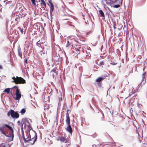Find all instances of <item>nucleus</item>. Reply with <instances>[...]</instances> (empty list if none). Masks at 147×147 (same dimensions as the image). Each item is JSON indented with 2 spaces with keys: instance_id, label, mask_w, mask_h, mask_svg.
I'll use <instances>...</instances> for the list:
<instances>
[{
  "instance_id": "obj_1",
  "label": "nucleus",
  "mask_w": 147,
  "mask_h": 147,
  "mask_svg": "<svg viewBox=\"0 0 147 147\" xmlns=\"http://www.w3.org/2000/svg\"><path fill=\"white\" fill-rule=\"evenodd\" d=\"M10 94L15 100H19L21 97L20 90L18 86H14L12 88Z\"/></svg>"
},
{
  "instance_id": "obj_2",
  "label": "nucleus",
  "mask_w": 147,
  "mask_h": 147,
  "mask_svg": "<svg viewBox=\"0 0 147 147\" xmlns=\"http://www.w3.org/2000/svg\"><path fill=\"white\" fill-rule=\"evenodd\" d=\"M12 79L13 80L12 82H14L16 84L26 83L25 80L21 77L16 76V78L15 77H12Z\"/></svg>"
},
{
  "instance_id": "obj_3",
  "label": "nucleus",
  "mask_w": 147,
  "mask_h": 147,
  "mask_svg": "<svg viewBox=\"0 0 147 147\" xmlns=\"http://www.w3.org/2000/svg\"><path fill=\"white\" fill-rule=\"evenodd\" d=\"M57 141H60L61 143L66 144V146L67 147H68L71 144L69 140L67 138H66L65 137L63 136H58L57 138Z\"/></svg>"
},
{
  "instance_id": "obj_4",
  "label": "nucleus",
  "mask_w": 147,
  "mask_h": 147,
  "mask_svg": "<svg viewBox=\"0 0 147 147\" xmlns=\"http://www.w3.org/2000/svg\"><path fill=\"white\" fill-rule=\"evenodd\" d=\"M7 115L9 117H10V116H11L13 118L16 119L18 118L19 117V114L18 113L11 109L8 111Z\"/></svg>"
},
{
  "instance_id": "obj_5",
  "label": "nucleus",
  "mask_w": 147,
  "mask_h": 147,
  "mask_svg": "<svg viewBox=\"0 0 147 147\" xmlns=\"http://www.w3.org/2000/svg\"><path fill=\"white\" fill-rule=\"evenodd\" d=\"M145 68V67H144L143 69V70L144 72L142 75V79L141 82L140 84V86H141V87L144 85L146 82V76L147 72L146 71H144Z\"/></svg>"
},
{
  "instance_id": "obj_6",
  "label": "nucleus",
  "mask_w": 147,
  "mask_h": 147,
  "mask_svg": "<svg viewBox=\"0 0 147 147\" xmlns=\"http://www.w3.org/2000/svg\"><path fill=\"white\" fill-rule=\"evenodd\" d=\"M66 124L67 125L66 130L69 132L70 134H71L72 132V129L70 125V119H67L65 120Z\"/></svg>"
},
{
  "instance_id": "obj_7",
  "label": "nucleus",
  "mask_w": 147,
  "mask_h": 147,
  "mask_svg": "<svg viewBox=\"0 0 147 147\" xmlns=\"http://www.w3.org/2000/svg\"><path fill=\"white\" fill-rule=\"evenodd\" d=\"M29 135L31 138H32V140H34L33 143H34L36 141L37 135L36 133L35 132H32L31 134L29 133ZM33 143V142H32Z\"/></svg>"
},
{
  "instance_id": "obj_8",
  "label": "nucleus",
  "mask_w": 147,
  "mask_h": 147,
  "mask_svg": "<svg viewBox=\"0 0 147 147\" xmlns=\"http://www.w3.org/2000/svg\"><path fill=\"white\" fill-rule=\"evenodd\" d=\"M4 126H5L6 127H7L9 128L10 130L11 131V133L13 135V130L12 128L10 127L9 125H7L6 124H5L4 125V126L2 127H0V131H3L4 130Z\"/></svg>"
},
{
  "instance_id": "obj_9",
  "label": "nucleus",
  "mask_w": 147,
  "mask_h": 147,
  "mask_svg": "<svg viewBox=\"0 0 147 147\" xmlns=\"http://www.w3.org/2000/svg\"><path fill=\"white\" fill-rule=\"evenodd\" d=\"M108 2H110V4H107L109 5H111L112 3H119L121 5L122 4V2L123 0H108Z\"/></svg>"
},
{
  "instance_id": "obj_10",
  "label": "nucleus",
  "mask_w": 147,
  "mask_h": 147,
  "mask_svg": "<svg viewBox=\"0 0 147 147\" xmlns=\"http://www.w3.org/2000/svg\"><path fill=\"white\" fill-rule=\"evenodd\" d=\"M48 2L50 5L49 6L50 9V15H51L52 14L53 12L54 9V6L51 0H49Z\"/></svg>"
},
{
  "instance_id": "obj_11",
  "label": "nucleus",
  "mask_w": 147,
  "mask_h": 147,
  "mask_svg": "<svg viewBox=\"0 0 147 147\" xmlns=\"http://www.w3.org/2000/svg\"><path fill=\"white\" fill-rule=\"evenodd\" d=\"M22 138L25 143L27 142L29 143V141L30 140V138H31L30 137L29 135L28 137L27 138H25L24 137V133H23L22 135Z\"/></svg>"
},
{
  "instance_id": "obj_12",
  "label": "nucleus",
  "mask_w": 147,
  "mask_h": 147,
  "mask_svg": "<svg viewBox=\"0 0 147 147\" xmlns=\"http://www.w3.org/2000/svg\"><path fill=\"white\" fill-rule=\"evenodd\" d=\"M18 54L19 56L20 57V58L22 59V51L21 50V48L20 46H19L18 49Z\"/></svg>"
},
{
  "instance_id": "obj_13",
  "label": "nucleus",
  "mask_w": 147,
  "mask_h": 147,
  "mask_svg": "<svg viewBox=\"0 0 147 147\" xmlns=\"http://www.w3.org/2000/svg\"><path fill=\"white\" fill-rule=\"evenodd\" d=\"M97 64L99 66H102V68H103V65L105 64V62L104 61H100L99 62V63H97Z\"/></svg>"
},
{
  "instance_id": "obj_14",
  "label": "nucleus",
  "mask_w": 147,
  "mask_h": 147,
  "mask_svg": "<svg viewBox=\"0 0 147 147\" xmlns=\"http://www.w3.org/2000/svg\"><path fill=\"white\" fill-rule=\"evenodd\" d=\"M98 12H99V16H101V17H102L105 18V15L104 14V12H103V11H102V10L100 9V10H99L98 11Z\"/></svg>"
},
{
  "instance_id": "obj_15",
  "label": "nucleus",
  "mask_w": 147,
  "mask_h": 147,
  "mask_svg": "<svg viewBox=\"0 0 147 147\" xmlns=\"http://www.w3.org/2000/svg\"><path fill=\"white\" fill-rule=\"evenodd\" d=\"M22 121L24 122V124H26L27 123L28 125H29L28 124L30 125L28 120L26 118H24L23 119Z\"/></svg>"
},
{
  "instance_id": "obj_16",
  "label": "nucleus",
  "mask_w": 147,
  "mask_h": 147,
  "mask_svg": "<svg viewBox=\"0 0 147 147\" xmlns=\"http://www.w3.org/2000/svg\"><path fill=\"white\" fill-rule=\"evenodd\" d=\"M41 6H42V7L45 8H46V4L44 0H41Z\"/></svg>"
},
{
  "instance_id": "obj_17",
  "label": "nucleus",
  "mask_w": 147,
  "mask_h": 147,
  "mask_svg": "<svg viewBox=\"0 0 147 147\" xmlns=\"http://www.w3.org/2000/svg\"><path fill=\"white\" fill-rule=\"evenodd\" d=\"M12 88H6L4 91V92H6L7 94H10Z\"/></svg>"
},
{
  "instance_id": "obj_18",
  "label": "nucleus",
  "mask_w": 147,
  "mask_h": 147,
  "mask_svg": "<svg viewBox=\"0 0 147 147\" xmlns=\"http://www.w3.org/2000/svg\"><path fill=\"white\" fill-rule=\"evenodd\" d=\"M70 111V110L69 109H67L66 113V120H67V119H70V117L69 116V113L68 112Z\"/></svg>"
},
{
  "instance_id": "obj_19",
  "label": "nucleus",
  "mask_w": 147,
  "mask_h": 147,
  "mask_svg": "<svg viewBox=\"0 0 147 147\" xmlns=\"http://www.w3.org/2000/svg\"><path fill=\"white\" fill-rule=\"evenodd\" d=\"M18 125L19 126H20L21 127V128H22L23 125L24 124V122H23L22 121L21 122L20 121H18L17 122Z\"/></svg>"
},
{
  "instance_id": "obj_20",
  "label": "nucleus",
  "mask_w": 147,
  "mask_h": 147,
  "mask_svg": "<svg viewBox=\"0 0 147 147\" xmlns=\"http://www.w3.org/2000/svg\"><path fill=\"white\" fill-rule=\"evenodd\" d=\"M103 79L104 78L101 77H99L96 80V81L97 82H101Z\"/></svg>"
},
{
  "instance_id": "obj_21",
  "label": "nucleus",
  "mask_w": 147,
  "mask_h": 147,
  "mask_svg": "<svg viewBox=\"0 0 147 147\" xmlns=\"http://www.w3.org/2000/svg\"><path fill=\"white\" fill-rule=\"evenodd\" d=\"M58 69H57V70H56L55 69H53L51 70V72H54L56 75H57L58 74Z\"/></svg>"
},
{
  "instance_id": "obj_22",
  "label": "nucleus",
  "mask_w": 147,
  "mask_h": 147,
  "mask_svg": "<svg viewBox=\"0 0 147 147\" xmlns=\"http://www.w3.org/2000/svg\"><path fill=\"white\" fill-rule=\"evenodd\" d=\"M38 42H39V41H38V42H36V45H37L39 47H41V48H42V49H43V48L42 47H41V44H43V42H40V43H38Z\"/></svg>"
},
{
  "instance_id": "obj_23",
  "label": "nucleus",
  "mask_w": 147,
  "mask_h": 147,
  "mask_svg": "<svg viewBox=\"0 0 147 147\" xmlns=\"http://www.w3.org/2000/svg\"><path fill=\"white\" fill-rule=\"evenodd\" d=\"M15 20L18 22H19L20 21L19 16H16L15 18Z\"/></svg>"
},
{
  "instance_id": "obj_24",
  "label": "nucleus",
  "mask_w": 147,
  "mask_h": 147,
  "mask_svg": "<svg viewBox=\"0 0 147 147\" xmlns=\"http://www.w3.org/2000/svg\"><path fill=\"white\" fill-rule=\"evenodd\" d=\"M26 111V110L24 109H23L21 111L20 113L22 115H23L25 113Z\"/></svg>"
},
{
  "instance_id": "obj_25",
  "label": "nucleus",
  "mask_w": 147,
  "mask_h": 147,
  "mask_svg": "<svg viewBox=\"0 0 147 147\" xmlns=\"http://www.w3.org/2000/svg\"><path fill=\"white\" fill-rule=\"evenodd\" d=\"M76 53L78 54H79L80 53V50L78 48L76 49Z\"/></svg>"
},
{
  "instance_id": "obj_26",
  "label": "nucleus",
  "mask_w": 147,
  "mask_h": 147,
  "mask_svg": "<svg viewBox=\"0 0 147 147\" xmlns=\"http://www.w3.org/2000/svg\"><path fill=\"white\" fill-rule=\"evenodd\" d=\"M32 138H30V140L29 141V143L30 144H31V145H33L34 144V143H31V142H34V140L33 141L32 140Z\"/></svg>"
},
{
  "instance_id": "obj_27",
  "label": "nucleus",
  "mask_w": 147,
  "mask_h": 147,
  "mask_svg": "<svg viewBox=\"0 0 147 147\" xmlns=\"http://www.w3.org/2000/svg\"><path fill=\"white\" fill-rule=\"evenodd\" d=\"M120 5H121V4L119 3V4H117L116 5H113V7L114 8H117L119 7L120 6Z\"/></svg>"
},
{
  "instance_id": "obj_28",
  "label": "nucleus",
  "mask_w": 147,
  "mask_h": 147,
  "mask_svg": "<svg viewBox=\"0 0 147 147\" xmlns=\"http://www.w3.org/2000/svg\"><path fill=\"white\" fill-rule=\"evenodd\" d=\"M97 85L98 87H100L101 86L102 83L101 82H97Z\"/></svg>"
},
{
  "instance_id": "obj_29",
  "label": "nucleus",
  "mask_w": 147,
  "mask_h": 147,
  "mask_svg": "<svg viewBox=\"0 0 147 147\" xmlns=\"http://www.w3.org/2000/svg\"><path fill=\"white\" fill-rule=\"evenodd\" d=\"M19 29L21 32L22 34L23 33V29L22 28H21L20 27L19 28Z\"/></svg>"
},
{
  "instance_id": "obj_30",
  "label": "nucleus",
  "mask_w": 147,
  "mask_h": 147,
  "mask_svg": "<svg viewBox=\"0 0 147 147\" xmlns=\"http://www.w3.org/2000/svg\"><path fill=\"white\" fill-rule=\"evenodd\" d=\"M31 0L32 3V4L35 5H36L35 0Z\"/></svg>"
},
{
  "instance_id": "obj_31",
  "label": "nucleus",
  "mask_w": 147,
  "mask_h": 147,
  "mask_svg": "<svg viewBox=\"0 0 147 147\" xmlns=\"http://www.w3.org/2000/svg\"><path fill=\"white\" fill-rule=\"evenodd\" d=\"M131 93V95H132L133 96H136V95L134 93H132V92Z\"/></svg>"
},
{
  "instance_id": "obj_32",
  "label": "nucleus",
  "mask_w": 147,
  "mask_h": 147,
  "mask_svg": "<svg viewBox=\"0 0 147 147\" xmlns=\"http://www.w3.org/2000/svg\"><path fill=\"white\" fill-rule=\"evenodd\" d=\"M69 43V41H68H68H67V45H66V46H67V47H69V44H68V43Z\"/></svg>"
},
{
  "instance_id": "obj_33",
  "label": "nucleus",
  "mask_w": 147,
  "mask_h": 147,
  "mask_svg": "<svg viewBox=\"0 0 147 147\" xmlns=\"http://www.w3.org/2000/svg\"><path fill=\"white\" fill-rule=\"evenodd\" d=\"M111 63V64L113 65H116V64H117V63H114V62H112L111 63Z\"/></svg>"
},
{
  "instance_id": "obj_34",
  "label": "nucleus",
  "mask_w": 147,
  "mask_h": 147,
  "mask_svg": "<svg viewBox=\"0 0 147 147\" xmlns=\"http://www.w3.org/2000/svg\"><path fill=\"white\" fill-rule=\"evenodd\" d=\"M1 133L3 134L4 135L5 134V132H4V130L3 131H1Z\"/></svg>"
},
{
  "instance_id": "obj_35",
  "label": "nucleus",
  "mask_w": 147,
  "mask_h": 147,
  "mask_svg": "<svg viewBox=\"0 0 147 147\" xmlns=\"http://www.w3.org/2000/svg\"><path fill=\"white\" fill-rule=\"evenodd\" d=\"M25 62L26 63H27V59H26L25 60Z\"/></svg>"
},
{
  "instance_id": "obj_36",
  "label": "nucleus",
  "mask_w": 147,
  "mask_h": 147,
  "mask_svg": "<svg viewBox=\"0 0 147 147\" xmlns=\"http://www.w3.org/2000/svg\"><path fill=\"white\" fill-rule=\"evenodd\" d=\"M3 68L2 66L1 65H0V69H2Z\"/></svg>"
},
{
  "instance_id": "obj_37",
  "label": "nucleus",
  "mask_w": 147,
  "mask_h": 147,
  "mask_svg": "<svg viewBox=\"0 0 147 147\" xmlns=\"http://www.w3.org/2000/svg\"><path fill=\"white\" fill-rule=\"evenodd\" d=\"M4 135L7 137H9V136L6 135L5 133Z\"/></svg>"
},
{
  "instance_id": "obj_38",
  "label": "nucleus",
  "mask_w": 147,
  "mask_h": 147,
  "mask_svg": "<svg viewBox=\"0 0 147 147\" xmlns=\"http://www.w3.org/2000/svg\"><path fill=\"white\" fill-rule=\"evenodd\" d=\"M113 27H114V28L115 29H116V27H115V26H114Z\"/></svg>"
},
{
  "instance_id": "obj_39",
  "label": "nucleus",
  "mask_w": 147,
  "mask_h": 147,
  "mask_svg": "<svg viewBox=\"0 0 147 147\" xmlns=\"http://www.w3.org/2000/svg\"><path fill=\"white\" fill-rule=\"evenodd\" d=\"M131 96V95H130H130L129 96Z\"/></svg>"
}]
</instances>
